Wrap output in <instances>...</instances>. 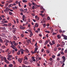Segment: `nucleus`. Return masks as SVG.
Returning <instances> with one entry per match:
<instances>
[{
    "mask_svg": "<svg viewBox=\"0 0 67 67\" xmlns=\"http://www.w3.org/2000/svg\"><path fill=\"white\" fill-rule=\"evenodd\" d=\"M29 30L28 31L29 32H30V33H31L32 32V31H31V30Z\"/></svg>",
    "mask_w": 67,
    "mask_h": 67,
    "instance_id": "obj_53",
    "label": "nucleus"
},
{
    "mask_svg": "<svg viewBox=\"0 0 67 67\" xmlns=\"http://www.w3.org/2000/svg\"><path fill=\"white\" fill-rule=\"evenodd\" d=\"M8 7L9 8H10L11 7V4H10L9 5H8Z\"/></svg>",
    "mask_w": 67,
    "mask_h": 67,
    "instance_id": "obj_51",
    "label": "nucleus"
},
{
    "mask_svg": "<svg viewBox=\"0 0 67 67\" xmlns=\"http://www.w3.org/2000/svg\"><path fill=\"white\" fill-rule=\"evenodd\" d=\"M16 28H14L13 30V32L14 33H15V31H16Z\"/></svg>",
    "mask_w": 67,
    "mask_h": 67,
    "instance_id": "obj_5",
    "label": "nucleus"
},
{
    "mask_svg": "<svg viewBox=\"0 0 67 67\" xmlns=\"http://www.w3.org/2000/svg\"><path fill=\"white\" fill-rule=\"evenodd\" d=\"M12 55H9L8 57H9V58H12Z\"/></svg>",
    "mask_w": 67,
    "mask_h": 67,
    "instance_id": "obj_41",
    "label": "nucleus"
},
{
    "mask_svg": "<svg viewBox=\"0 0 67 67\" xmlns=\"http://www.w3.org/2000/svg\"><path fill=\"white\" fill-rule=\"evenodd\" d=\"M5 45H6V46H7L8 45V43H7L6 42L5 44Z\"/></svg>",
    "mask_w": 67,
    "mask_h": 67,
    "instance_id": "obj_58",
    "label": "nucleus"
},
{
    "mask_svg": "<svg viewBox=\"0 0 67 67\" xmlns=\"http://www.w3.org/2000/svg\"><path fill=\"white\" fill-rule=\"evenodd\" d=\"M46 20V19L45 18H43V19L42 20V21L43 22V23H45V20Z\"/></svg>",
    "mask_w": 67,
    "mask_h": 67,
    "instance_id": "obj_13",
    "label": "nucleus"
},
{
    "mask_svg": "<svg viewBox=\"0 0 67 67\" xmlns=\"http://www.w3.org/2000/svg\"><path fill=\"white\" fill-rule=\"evenodd\" d=\"M1 29H2V30L3 31L5 30V28L4 27H1Z\"/></svg>",
    "mask_w": 67,
    "mask_h": 67,
    "instance_id": "obj_16",
    "label": "nucleus"
},
{
    "mask_svg": "<svg viewBox=\"0 0 67 67\" xmlns=\"http://www.w3.org/2000/svg\"><path fill=\"white\" fill-rule=\"evenodd\" d=\"M13 1L12 0H9L8 2V3H11V2H12Z\"/></svg>",
    "mask_w": 67,
    "mask_h": 67,
    "instance_id": "obj_21",
    "label": "nucleus"
},
{
    "mask_svg": "<svg viewBox=\"0 0 67 67\" xmlns=\"http://www.w3.org/2000/svg\"><path fill=\"white\" fill-rule=\"evenodd\" d=\"M45 32L46 33H50V31H45Z\"/></svg>",
    "mask_w": 67,
    "mask_h": 67,
    "instance_id": "obj_35",
    "label": "nucleus"
},
{
    "mask_svg": "<svg viewBox=\"0 0 67 67\" xmlns=\"http://www.w3.org/2000/svg\"><path fill=\"white\" fill-rule=\"evenodd\" d=\"M62 58L63 59V60H66V59L65 58V57L64 56L62 57Z\"/></svg>",
    "mask_w": 67,
    "mask_h": 67,
    "instance_id": "obj_22",
    "label": "nucleus"
},
{
    "mask_svg": "<svg viewBox=\"0 0 67 67\" xmlns=\"http://www.w3.org/2000/svg\"><path fill=\"white\" fill-rule=\"evenodd\" d=\"M8 25L9 26H11V23L8 24Z\"/></svg>",
    "mask_w": 67,
    "mask_h": 67,
    "instance_id": "obj_39",
    "label": "nucleus"
},
{
    "mask_svg": "<svg viewBox=\"0 0 67 67\" xmlns=\"http://www.w3.org/2000/svg\"><path fill=\"white\" fill-rule=\"evenodd\" d=\"M5 8L6 10H8V7H5Z\"/></svg>",
    "mask_w": 67,
    "mask_h": 67,
    "instance_id": "obj_56",
    "label": "nucleus"
},
{
    "mask_svg": "<svg viewBox=\"0 0 67 67\" xmlns=\"http://www.w3.org/2000/svg\"><path fill=\"white\" fill-rule=\"evenodd\" d=\"M4 57L2 56L1 58V61L2 60L3 61H4Z\"/></svg>",
    "mask_w": 67,
    "mask_h": 67,
    "instance_id": "obj_14",
    "label": "nucleus"
},
{
    "mask_svg": "<svg viewBox=\"0 0 67 67\" xmlns=\"http://www.w3.org/2000/svg\"><path fill=\"white\" fill-rule=\"evenodd\" d=\"M62 36H63V37H64V40H67V36L64 35H63V34H62Z\"/></svg>",
    "mask_w": 67,
    "mask_h": 67,
    "instance_id": "obj_3",
    "label": "nucleus"
},
{
    "mask_svg": "<svg viewBox=\"0 0 67 67\" xmlns=\"http://www.w3.org/2000/svg\"><path fill=\"white\" fill-rule=\"evenodd\" d=\"M54 51H57V48L55 47L54 49Z\"/></svg>",
    "mask_w": 67,
    "mask_h": 67,
    "instance_id": "obj_40",
    "label": "nucleus"
},
{
    "mask_svg": "<svg viewBox=\"0 0 67 67\" xmlns=\"http://www.w3.org/2000/svg\"><path fill=\"white\" fill-rule=\"evenodd\" d=\"M61 44H62V45H65V43L64 42H62L61 43Z\"/></svg>",
    "mask_w": 67,
    "mask_h": 67,
    "instance_id": "obj_28",
    "label": "nucleus"
},
{
    "mask_svg": "<svg viewBox=\"0 0 67 67\" xmlns=\"http://www.w3.org/2000/svg\"><path fill=\"white\" fill-rule=\"evenodd\" d=\"M57 37L59 39V38H61V36H60V35H58Z\"/></svg>",
    "mask_w": 67,
    "mask_h": 67,
    "instance_id": "obj_9",
    "label": "nucleus"
},
{
    "mask_svg": "<svg viewBox=\"0 0 67 67\" xmlns=\"http://www.w3.org/2000/svg\"><path fill=\"white\" fill-rule=\"evenodd\" d=\"M56 34H57V33H56L55 32H53L52 33V35H56Z\"/></svg>",
    "mask_w": 67,
    "mask_h": 67,
    "instance_id": "obj_36",
    "label": "nucleus"
},
{
    "mask_svg": "<svg viewBox=\"0 0 67 67\" xmlns=\"http://www.w3.org/2000/svg\"><path fill=\"white\" fill-rule=\"evenodd\" d=\"M14 39L15 41H16L17 40V38L15 36H14Z\"/></svg>",
    "mask_w": 67,
    "mask_h": 67,
    "instance_id": "obj_17",
    "label": "nucleus"
},
{
    "mask_svg": "<svg viewBox=\"0 0 67 67\" xmlns=\"http://www.w3.org/2000/svg\"><path fill=\"white\" fill-rule=\"evenodd\" d=\"M7 59H8V60H11V59H10V58H7Z\"/></svg>",
    "mask_w": 67,
    "mask_h": 67,
    "instance_id": "obj_44",
    "label": "nucleus"
},
{
    "mask_svg": "<svg viewBox=\"0 0 67 67\" xmlns=\"http://www.w3.org/2000/svg\"><path fill=\"white\" fill-rule=\"evenodd\" d=\"M42 25H43L44 27H45L46 26V24H43Z\"/></svg>",
    "mask_w": 67,
    "mask_h": 67,
    "instance_id": "obj_37",
    "label": "nucleus"
},
{
    "mask_svg": "<svg viewBox=\"0 0 67 67\" xmlns=\"http://www.w3.org/2000/svg\"><path fill=\"white\" fill-rule=\"evenodd\" d=\"M36 8H37V7H36V8H35L34 7V6H33L32 7V9L33 10H34V9H36Z\"/></svg>",
    "mask_w": 67,
    "mask_h": 67,
    "instance_id": "obj_20",
    "label": "nucleus"
},
{
    "mask_svg": "<svg viewBox=\"0 0 67 67\" xmlns=\"http://www.w3.org/2000/svg\"><path fill=\"white\" fill-rule=\"evenodd\" d=\"M11 51H9V52H8L9 54H11Z\"/></svg>",
    "mask_w": 67,
    "mask_h": 67,
    "instance_id": "obj_55",
    "label": "nucleus"
},
{
    "mask_svg": "<svg viewBox=\"0 0 67 67\" xmlns=\"http://www.w3.org/2000/svg\"><path fill=\"white\" fill-rule=\"evenodd\" d=\"M25 56L24 57V62L23 63L24 64H25Z\"/></svg>",
    "mask_w": 67,
    "mask_h": 67,
    "instance_id": "obj_10",
    "label": "nucleus"
},
{
    "mask_svg": "<svg viewBox=\"0 0 67 67\" xmlns=\"http://www.w3.org/2000/svg\"><path fill=\"white\" fill-rule=\"evenodd\" d=\"M18 43H14V45H15V46H17V45H18Z\"/></svg>",
    "mask_w": 67,
    "mask_h": 67,
    "instance_id": "obj_38",
    "label": "nucleus"
},
{
    "mask_svg": "<svg viewBox=\"0 0 67 67\" xmlns=\"http://www.w3.org/2000/svg\"><path fill=\"white\" fill-rule=\"evenodd\" d=\"M48 42H49V41H48V40L46 41L44 43L45 45H46V44H48Z\"/></svg>",
    "mask_w": 67,
    "mask_h": 67,
    "instance_id": "obj_4",
    "label": "nucleus"
},
{
    "mask_svg": "<svg viewBox=\"0 0 67 67\" xmlns=\"http://www.w3.org/2000/svg\"><path fill=\"white\" fill-rule=\"evenodd\" d=\"M36 20L37 21H38V20H40V17H39L38 18H37L36 19Z\"/></svg>",
    "mask_w": 67,
    "mask_h": 67,
    "instance_id": "obj_25",
    "label": "nucleus"
},
{
    "mask_svg": "<svg viewBox=\"0 0 67 67\" xmlns=\"http://www.w3.org/2000/svg\"><path fill=\"white\" fill-rule=\"evenodd\" d=\"M38 49L37 48H35V51H35V52H37V50Z\"/></svg>",
    "mask_w": 67,
    "mask_h": 67,
    "instance_id": "obj_29",
    "label": "nucleus"
},
{
    "mask_svg": "<svg viewBox=\"0 0 67 67\" xmlns=\"http://www.w3.org/2000/svg\"><path fill=\"white\" fill-rule=\"evenodd\" d=\"M55 56L54 55H53L52 56V58H55Z\"/></svg>",
    "mask_w": 67,
    "mask_h": 67,
    "instance_id": "obj_48",
    "label": "nucleus"
},
{
    "mask_svg": "<svg viewBox=\"0 0 67 67\" xmlns=\"http://www.w3.org/2000/svg\"><path fill=\"white\" fill-rule=\"evenodd\" d=\"M4 11L6 13V12H7V9H5L4 10Z\"/></svg>",
    "mask_w": 67,
    "mask_h": 67,
    "instance_id": "obj_59",
    "label": "nucleus"
},
{
    "mask_svg": "<svg viewBox=\"0 0 67 67\" xmlns=\"http://www.w3.org/2000/svg\"><path fill=\"white\" fill-rule=\"evenodd\" d=\"M16 21H17V23H19V19H16Z\"/></svg>",
    "mask_w": 67,
    "mask_h": 67,
    "instance_id": "obj_47",
    "label": "nucleus"
},
{
    "mask_svg": "<svg viewBox=\"0 0 67 67\" xmlns=\"http://www.w3.org/2000/svg\"><path fill=\"white\" fill-rule=\"evenodd\" d=\"M25 52L27 53H29V51L28 50V49L26 48L25 49Z\"/></svg>",
    "mask_w": 67,
    "mask_h": 67,
    "instance_id": "obj_8",
    "label": "nucleus"
},
{
    "mask_svg": "<svg viewBox=\"0 0 67 67\" xmlns=\"http://www.w3.org/2000/svg\"><path fill=\"white\" fill-rule=\"evenodd\" d=\"M4 62L7 63V64H9V62L7 60H6Z\"/></svg>",
    "mask_w": 67,
    "mask_h": 67,
    "instance_id": "obj_19",
    "label": "nucleus"
},
{
    "mask_svg": "<svg viewBox=\"0 0 67 67\" xmlns=\"http://www.w3.org/2000/svg\"><path fill=\"white\" fill-rule=\"evenodd\" d=\"M22 26H23L21 25L19 27H20V29H22Z\"/></svg>",
    "mask_w": 67,
    "mask_h": 67,
    "instance_id": "obj_57",
    "label": "nucleus"
},
{
    "mask_svg": "<svg viewBox=\"0 0 67 67\" xmlns=\"http://www.w3.org/2000/svg\"><path fill=\"white\" fill-rule=\"evenodd\" d=\"M28 4L29 7H31V3H28Z\"/></svg>",
    "mask_w": 67,
    "mask_h": 67,
    "instance_id": "obj_49",
    "label": "nucleus"
},
{
    "mask_svg": "<svg viewBox=\"0 0 67 67\" xmlns=\"http://www.w3.org/2000/svg\"><path fill=\"white\" fill-rule=\"evenodd\" d=\"M11 47L13 48L14 49H16V47L14 46V45H12L11 46Z\"/></svg>",
    "mask_w": 67,
    "mask_h": 67,
    "instance_id": "obj_7",
    "label": "nucleus"
},
{
    "mask_svg": "<svg viewBox=\"0 0 67 67\" xmlns=\"http://www.w3.org/2000/svg\"><path fill=\"white\" fill-rule=\"evenodd\" d=\"M1 47L3 49H4L5 48V46L3 45Z\"/></svg>",
    "mask_w": 67,
    "mask_h": 67,
    "instance_id": "obj_11",
    "label": "nucleus"
},
{
    "mask_svg": "<svg viewBox=\"0 0 67 67\" xmlns=\"http://www.w3.org/2000/svg\"><path fill=\"white\" fill-rule=\"evenodd\" d=\"M38 25H39L37 23L35 25V26H36V27H37L38 26Z\"/></svg>",
    "mask_w": 67,
    "mask_h": 67,
    "instance_id": "obj_23",
    "label": "nucleus"
},
{
    "mask_svg": "<svg viewBox=\"0 0 67 67\" xmlns=\"http://www.w3.org/2000/svg\"><path fill=\"white\" fill-rule=\"evenodd\" d=\"M5 3V2L4 1H2L1 2V3L2 4H4Z\"/></svg>",
    "mask_w": 67,
    "mask_h": 67,
    "instance_id": "obj_42",
    "label": "nucleus"
},
{
    "mask_svg": "<svg viewBox=\"0 0 67 67\" xmlns=\"http://www.w3.org/2000/svg\"><path fill=\"white\" fill-rule=\"evenodd\" d=\"M8 22L7 20H5L4 21V23H8Z\"/></svg>",
    "mask_w": 67,
    "mask_h": 67,
    "instance_id": "obj_63",
    "label": "nucleus"
},
{
    "mask_svg": "<svg viewBox=\"0 0 67 67\" xmlns=\"http://www.w3.org/2000/svg\"><path fill=\"white\" fill-rule=\"evenodd\" d=\"M9 67H13V65L11 64H9Z\"/></svg>",
    "mask_w": 67,
    "mask_h": 67,
    "instance_id": "obj_27",
    "label": "nucleus"
},
{
    "mask_svg": "<svg viewBox=\"0 0 67 67\" xmlns=\"http://www.w3.org/2000/svg\"><path fill=\"white\" fill-rule=\"evenodd\" d=\"M4 62H5L6 60H7V58H6L5 57H4Z\"/></svg>",
    "mask_w": 67,
    "mask_h": 67,
    "instance_id": "obj_62",
    "label": "nucleus"
},
{
    "mask_svg": "<svg viewBox=\"0 0 67 67\" xmlns=\"http://www.w3.org/2000/svg\"><path fill=\"white\" fill-rule=\"evenodd\" d=\"M58 56H60V53H59L57 55Z\"/></svg>",
    "mask_w": 67,
    "mask_h": 67,
    "instance_id": "obj_61",
    "label": "nucleus"
},
{
    "mask_svg": "<svg viewBox=\"0 0 67 67\" xmlns=\"http://www.w3.org/2000/svg\"><path fill=\"white\" fill-rule=\"evenodd\" d=\"M25 27H24L23 26H22L21 29V30H23V29H25Z\"/></svg>",
    "mask_w": 67,
    "mask_h": 67,
    "instance_id": "obj_43",
    "label": "nucleus"
},
{
    "mask_svg": "<svg viewBox=\"0 0 67 67\" xmlns=\"http://www.w3.org/2000/svg\"><path fill=\"white\" fill-rule=\"evenodd\" d=\"M39 43H40V44H41V43H42V41L41 40H40L39 41Z\"/></svg>",
    "mask_w": 67,
    "mask_h": 67,
    "instance_id": "obj_34",
    "label": "nucleus"
},
{
    "mask_svg": "<svg viewBox=\"0 0 67 67\" xmlns=\"http://www.w3.org/2000/svg\"><path fill=\"white\" fill-rule=\"evenodd\" d=\"M20 11H21V12H24L23 10V9H22V8L20 9Z\"/></svg>",
    "mask_w": 67,
    "mask_h": 67,
    "instance_id": "obj_30",
    "label": "nucleus"
},
{
    "mask_svg": "<svg viewBox=\"0 0 67 67\" xmlns=\"http://www.w3.org/2000/svg\"><path fill=\"white\" fill-rule=\"evenodd\" d=\"M47 20H50V17H49V16L47 18Z\"/></svg>",
    "mask_w": 67,
    "mask_h": 67,
    "instance_id": "obj_45",
    "label": "nucleus"
},
{
    "mask_svg": "<svg viewBox=\"0 0 67 67\" xmlns=\"http://www.w3.org/2000/svg\"><path fill=\"white\" fill-rule=\"evenodd\" d=\"M26 41L27 42V43L26 44V45H29V43H31V41L30 40H26Z\"/></svg>",
    "mask_w": 67,
    "mask_h": 67,
    "instance_id": "obj_2",
    "label": "nucleus"
},
{
    "mask_svg": "<svg viewBox=\"0 0 67 67\" xmlns=\"http://www.w3.org/2000/svg\"><path fill=\"white\" fill-rule=\"evenodd\" d=\"M65 53H67V50H65Z\"/></svg>",
    "mask_w": 67,
    "mask_h": 67,
    "instance_id": "obj_64",
    "label": "nucleus"
},
{
    "mask_svg": "<svg viewBox=\"0 0 67 67\" xmlns=\"http://www.w3.org/2000/svg\"><path fill=\"white\" fill-rule=\"evenodd\" d=\"M20 51H18L19 52L17 53V54L18 55H20Z\"/></svg>",
    "mask_w": 67,
    "mask_h": 67,
    "instance_id": "obj_26",
    "label": "nucleus"
},
{
    "mask_svg": "<svg viewBox=\"0 0 67 67\" xmlns=\"http://www.w3.org/2000/svg\"><path fill=\"white\" fill-rule=\"evenodd\" d=\"M9 49H8L7 50H6L5 51V52H8V51H9Z\"/></svg>",
    "mask_w": 67,
    "mask_h": 67,
    "instance_id": "obj_46",
    "label": "nucleus"
},
{
    "mask_svg": "<svg viewBox=\"0 0 67 67\" xmlns=\"http://www.w3.org/2000/svg\"><path fill=\"white\" fill-rule=\"evenodd\" d=\"M25 15H23V20L24 21V18H25Z\"/></svg>",
    "mask_w": 67,
    "mask_h": 67,
    "instance_id": "obj_18",
    "label": "nucleus"
},
{
    "mask_svg": "<svg viewBox=\"0 0 67 67\" xmlns=\"http://www.w3.org/2000/svg\"><path fill=\"white\" fill-rule=\"evenodd\" d=\"M3 25V26H7L8 25L7 24H4Z\"/></svg>",
    "mask_w": 67,
    "mask_h": 67,
    "instance_id": "obj_50",
    "label": "nucleus"
},
{
    "mask_svg": "<svg viewBox=\"0 0 67 67\" xmlns=\"http://www.w3.org/2000/svg\"><path fill=\"white\" fill-rule=\"evenodd\" d=\"M52 43L53 45L54 44H55V41L54 40H53L52 41Z\"/></svg>",
    "mask_w": 67,
    "mask_h": 67,
    "instance_id": "obj_24",
    "label": "nucleus"
},
{
    "mask_svg": "<svg viewBox=\"0 0 67 67\" xmlns=\"http://www.w3.org/2000/svg\"><path fill=\"white\" fill-rule=\"evenodd\" d=\"M23 60V58H19L18 59V62H19V63H22V62Z\"/></svg>",
    "mask_w": 67,
    "mask_h": 67,
    "instance_id": "obj_1",
    "label": "nucleus"
},
{
    "mask_svg": "<svg viewBox=\"0 0 67 67\" xmlns=\"http://www.w3.org/2000/svg\"><path fill=\"white\" fill-rule=\"evenodd\" d=\"M3 41H2V40L1 39H0V43H3Z\"/></svg>",
    "mask_w": 67,
    "mask_h": 67,
    "instance_id": "obj_32",
    "label": "nucleus"
},
{
    "mask_svg": "<svg viewBox=\"0 0 67 67\" xmlns=\"http://www.w3.org/2000/svg\"><path fill=\"white\" fill-rule=\"evenodd\" d=\"M8 10H9L10 11H11V12H13V10L10 9H9Z\"/></svg>",
    "mask_w": 67,
    "mask_h": 67,
    "instance_id": "obj_52",
    "label": "nucleus"
},
{
    "mask_svg": "<svg viewBox=\"0 0 67 67\" xmlns=\"http://www.w3.org/2000/svg\"><path fill=\"white\" fill-rule=\"evenodd\" d=\"M33 35V33H32V32L30 33V37H31Z\"/></svg>",
    "mask_w": 67,
    "mask_h": 67,
    "instance_id": "obj_15",
    "label": "nucleus"
},
{
    "mask_svg": "<svg viewBox=\"0 0 67 67\" xmlns=\"http://www.w3.org/2000/svg\"><path fill=\"white\" fill-rule=\"evenodd\" d=\"M65 60H63V61L62 62V61H60V63H61V64H63V63H65Z\"/></svg>",
    "mask_w": 67,
    "mask_h": 67,
    "instance_id": "obj_12",
    "label": "nucleus"
},
{
    "mask_svg": "<svg viewBox=\"0 0 67 67\" xmlns=\"http://www.w3.org/2000/svg\"><path fill=\"white\" fill-rule=\"evenodd\" d=\"M1 16L3 18H4L5 17L3 15H1Z\"/></svg>",
    "mask_w": 67,
    "mask_h": 67,
    "instance_id": "obj_54",
    "label": "nucleus"
},
{
    "mask_svg": "<svg viewBox=\"0 0 67 67\" xmlns=\"http://www.w3.org/2000/svg\"><path fill=\"white\" fill-rule=\"evenodd\" d=\"M4 43H5V42H6V43H9V41L7 40V39H5L4 41Z\"/></svg>",
    "mask_w": 67,
    "mask_h": 67,
    "instance_id": "obj_6",
    "label": "nucleus"
},
{
    "mask_svg": "<svg viewBox=\"0 0 67 67\" xmlns=\"http://www.w3.org/2000/svg\"><path fill=\"white\" fill-rule=\"evenodd\" d=\"M60 54L62 55H64V52H63V51H61Z\"/></svg>",
    "mask_w": 67,
    "mask_h": 67,
    "instance_id": "obj_31",
    "label": "nucleus"
},
{
    "mask_svg": "<svg viewBox=\"0 0 67 67\" xmlns=\"http://www.w3.org/2000/svg\"><path fill=\"white\" fill-rule=\"evenodd\" d=\"M15 52V50H13V51H12V53L13 54H14V53Z\"/></svg>",
    "mask_w": 67,
    "mask_h": 67,
    "instance_id": "obj_60",
    "label": "nucleus"
},
{
    "mask_svg": "<svg viewBox=\"0 0 67 67\" xmlns=\"http://www.w3.org/2000/svg\"><path fill=\"white\" fill-rule=\"evenodd\" d=\"M9 15H12L13 14L11 12H10L9 13Z\"/></svg>",
    "mask_w": 67,
    "mask_h": 67,
    "instance_id": "obj_33",
    "label": "nucleus"
}]
</instances>
